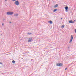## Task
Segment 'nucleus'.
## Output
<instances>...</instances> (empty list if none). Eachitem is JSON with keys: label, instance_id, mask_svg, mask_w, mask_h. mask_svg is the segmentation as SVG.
Wrapping results in <instances>:
<instances>
[{"label": "nucleus", "instance_id": "nucleus-11", "mask_svg": "<svg viewBox=\"0 0 76 76\" xmlns=\"http://www.w3.org/2000/svg\"><path fill=\"white\" fill-rule=\"evenodd\" d=\"M58 6V4H56L55 6V7H57Z\"/></svg>", "mask_w": 76, "mask_h": 76}, {"label": "nucleus", "instance_id": "nucleus-3", "mask_svg": "<svg viewBox=\"0 0 76 76\" xmlns=\"http://www.w3.org/2000/svg\"><path fill=\"white\" fill-rule=\"evenodd\" d=\"M15 4L17 6H18L19 5V1H17L15 2Z\"/></svg>", "mask_w": 76, "mask_h": 76}, {"label": "nucleus", "instance_id": "nucleus-21", "mask_svg": "<svg viewBox=\"0 0 76 76\" xmlns=\"http://www.w3.org/2000/svg\"><path fill=\"white\" fill-rule=\"evenodd\" d=\"M7 1V0H5V1Z\"/></svg>", "mask_w": 76, "mask_h": 76}, {"label": "nucleus", "instance_id": "nucleus-23", "mask_svg": "<svg viewBox=\"0 0 76 76\" xmlns=\"http://www.w3.org/2000/svg\"><path fill=\"white\" fill-rule=\"evenodd\" d=\"M12 23V22H10V23Z\"/></svg>", "mask_w": 76, "mask_h": 76}, {"label": "nucleus", "instance_id": "nucleus-9", "mask_svg": "<svg viewBox=\"0 0 76 76\" xmlns=\"http://www.w3.org/2000/svg\"><path fill=\"white\" fill-rule=\"evenodd\" d=\"M49 23H50V24H52V23H53V22H52V21H49Z\"/></svg>", "mask_w": 76, "mask_h": 76}, {"label": "nucleus", "instance_id": "nucleus-14", "mask_svg": "<svg viewBox=\"0 0 76 76\" xmlns=\"http://www.w3.org/2000/svg\"><path fill=\"white\" fill-rule=\"evenodd\" d=\"M27 34H28V35H31V33H28Z\"/></svg>", "mask_w": 76, "mask_h": 76}, {"label": "nucleus", "instance_id": "nucleus-7", "mask_svg": "<svg viewBox=\"0 0 76 76\" xmlns=\"http://www.w3.org/2000/svg\"><path fill=\"white\" fill-rule=\"evenodd\" d=\"M68 7L67 6H66V7H65V9L66 10H68Z\"/></svg>", "mask_w": 76, "mask_h": 76}, {"label": "nucleus", "instance_id": "nucleus-10", "mask_svg": "<svg viewBox=\"0 0 76 76\" xmlns=\"http://www.w3.org/2000/svg\"><path fill=\"white\" fill-rule=\"evenodd\" d=\"M57 9H55L54 11H53V12H56V11L57 10Z\"/></svg>", "mask_w": 76, "mask_h": 76}, {"label": "nucleus", "instance_id": "nucleus-18", "mask_svg": "<svg viewBox=\"0 0 76 76\" xmlns=\"http://www.w3.org/2000/svg\"><path fill=\"white\" fill-rule=\"evenodd\" d=\"M66 12H68V10H66Z\"/></svg>", "mask_w": 76, "mask_h": 76}, {"label": "nucleus", "instance_id": "nucleus-8", "mask_svg": "<svg viewBox=\"0 0 76 76\" xmlns=\"http://www.w3.org/2000/svg\"><path fill=\"white\" fill-rule=\"evenodd\" d=\"M14 16H19V14H14Z\"/></svg>", "mask_w": 76, "mask_h": 76}, {"label": "nucleus", "instance_id": "nucleus-26", "mask_svg": "<svg viewBox=\"0 0 76 76\" xmlns=\"http://www.w3.org/2000/svg\"><path fill=\"white\" fill-rule=\"evenodd\" d=\"M62 19V18H61V19Z\"/></svg>", "mask_w": 76, "mask_h": 76}, {"label": "nucleus", "instance_id": "nucleus-22", "mask_svg": "<svg viewBox=\"0 0 76 76\" xmlns=\"http://www.w3.org/2000/svg\"><path fill=\"white\" fill-rule=\"evenodd\" d=\"M74 21L75 22H76V20H74Z\"/></svg>", "mask_w": 76, "mask_h": 76}, {"label": "nucleus", "instance_id": "nucleus-15", "mask_svg": "<svg viewBox=\"0 0 76 76\" xmlns=\"http://www.w3.org/2000/svg\"><path fill=\"white\" fill-rule=\"evenodd\" d=\"M75 33H76V29L75 28Z\"/></svg>", "mask_w": 76, "mask_h": 76}, {"label": "nucleus", "instance_id": "nucleus-13", "mask_svg": "<svg viewBox=\"0 0 76 76\" xmlns=\"http://www.w3.org/2000/svg\"><path fill=\"white\" fill-rule=\"evenodd\" d=\"M12 63L14 64L15 63V61L14 60L12 61Z\"/></svg>", "mask_w": 76, "mask_h": 76}, {"label": "nucleus", "instance_id": "nucleus-20", "mask_svg": "<svg viewBox=\"0 0 76 76\" xmlns=\"http://www.w3.org/2000/svg\"><path fill=\"white\" fill-rule=\"evenodd\" d=\"M4 20H5V19H3V21H4Z\"/></svg>", "mask_w": 76, "mask_h": 76}, {"label": "nucleus", "instance_id": "nucleus-17", "mask_svg": "<svg viewBox=\"0 0 76 76\" xmlns=\"http://www.w3.org/2000/svg\"><path fill=\"white\" fill-rule=\"evenodd\" d=\"M67 68H66L65 69V70H67Z\"/></svg>", "mask_w": 76, "mask_h": 76}, {"label": "nucleus", "instance_id": "nucleus-5", "mask_svg": "<svg viewBox=\"0 0 76 76\" xmlns=\"http://www.w3.org/2000/svg\"><path fill=\"white\" fill-rule=\"evenodd\" d=\"M69 22L70 23H75V22L74 21H73L72 20L69 21Z\"/></svg>", "mask_w": 76, "mask_h": 76}, {"label": "nucleus", "instance_id": "nucleus-12", "mask_svg": "<svg viewBox=\"0 0 76 76\" xmlns=\"http://www.w3.org/2000/svg\"><path fill=\"white\" fill-rule=\"evenodd\" d=\"M61 28H64V25H62V26H61Z\"/></svg>", "mask_w": 76, "mask_h": 76}, {"label": "nucleus", "instance_id": "nucleus-27", "mask_svg": "<svg viewBox=\"0 0 76 76\" xmlns=\"http://www.w3.org/2000/svg\"><path fill=\"white\" fill-rule=\"evenodd\" d=\"M1 68V67H0V68Z\"/></svg>", "mask_w": 76, "mask_h": 76}, {"label": "nucleus", "instance_id": "nucleus-16", "mask_svg": "<svg viewBox=\"0 0 76 76\" xmlns=\"http://www.w3.org/2000/svg\"><path fill=\"white\" fill-rule=\"evenodd\" d=\"M16 0H12L13 1H15Z\"/></svg>", "mask_w": 76, "mask_h": 76}, {"label": "nucleus", "instance_id": "nucleus-4", "mask_svg": "<svg viewBox=\"0 0 76 76\" xmlns=\"http://www.w3.org/2000/svg\"><path fill=\"white\" fill-rule=\"evenodd\" d=\"M73 35H71V39L69 42V43H71V42L73 41Z\"/></svg>", "mask_w": 76, "mask_h": 76}, {"label": "nucleus", "instance_id": "nucleus-1", "mask_svg": "<svg viewBox=\"0 0 76 76\" xmlns=\"http://www.w3.org/2000/svg\"><path fill=\"white\" fill-rule=\"evenodd\" d=\"M14 12H7V15H13V14Z\"/></svg>", "mask_w": 76, "mask_h": 76}, {"label": "nucleus", "instance_id": "nucleus-19", "mask_svg": "<svg viewBox=\"0 0 76 76\" xmlns=\"http://www.w3.org/2000/svg\"><path fill=\"white\" fill-rule=\"evenodd\" d=\"M0 64H2V63H1V62H0Z\"/></svg>", "mask_w": 76, "mask_h": 76}, {"label": "nucleus", "instance_id": "nucleus-24", "mask_svg": "<svg viewBox=\"0 0 76 76\" xmlns=\"http://www.w3.org/2000/svg\"><path fill=\"white\" fill-rule=\"evenodd\" d=\"M2 25L3 26L4 25V24H2Z\"/></svg>", "mask_w": 76, "mask_h": 76}, {"label": "nucleus", "instance_id": "nucleus-25", "mask_svg": "<svg viewBox=\"0 0 76 76\" xmlns=\"http://www.w3.org/2000/svg\"><path fill=\"white\" fill-rule=\"evenodd\" d=\"M49 1H50V0H49Z\"/></svg>", "mask_w": 76, "mask_h": 76}, {"label": "nucleus", "instance_id": "nucleus-6", "mask_svg": "<svg viewBox=\"0 0 76 76\" xmlns=\"http://www.w3.org/2000/svg\"><path fill=\"white\" fill-rule=\"evenodd\" d=\"M32 38H29V39L28 40V42H31V41H32Z\"/></svg>", "mask_w": 76, "mask_h": 76}, {"label": "nucleus", "instance_id": "nucleus-2", "mask_svg": "<svg viewBox=\"0 0 76 76\" xmlns=\"http://www.w3.org/2000/svg\"><path fill=\"white\" fill-rule=\"evenodd\" d=\"M57 66L58 67H61L63 66V64L61 63H58L57 64Z\"/></svg>", "mask_w": 76, "mask_h": 76}]
</instances>
